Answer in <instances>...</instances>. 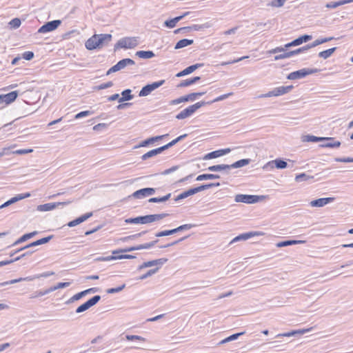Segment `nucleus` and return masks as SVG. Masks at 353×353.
Segmentation results:
<instances>
[{
	"instance_id": "nucleus-1",
	"label": "nucleus",
	"mask_w": 353,
	"mask_h": 353,
	"mask_svg": "<svg viewBox=\"0 0 353 353\" xmlns=\"http://www.w3.org/2000/svg\"><path fill=\"white\" fill-rule=\"evenodd\" d=\"M112 38V36L110 34H94L86 41L85 46L89 50L102 48L108 45Z\"/></svg>"
},
{
	"instance_id": "nucleus-2",
	"label": "nucleus",
	"mask_w": 353,
	"mask_h": 353,
	"mask_svg": "<svg viewBox=\"0 0 353 353\" xmlns=\"http://www.w3.org/2000/svg\"><path fill=\"white\" fill-rule=\"evenodd\" d=\"M168 216L166 213L148 214L145 216H141L134 218H129L125 220L126 223L134 224H147L154 221H159Z\"/></svg>"
},
{
	"instance_id": "nucleus-3",
	"label": "nucleus",
	"mask_w": 353,
	"mask_h": 353,
	"mask_svg": "<svg viewBox=\"0 0 353 353\" xmlns=\"http://www.w3.org/2000/svg\"><path fill=\"white\" fill-rule=\"evenodd\" d=\"M139 44V38L135 37H125L120 39L114 45V51L119 48L132 49Z\"/></svg>"
},
{
	"instance_id": "nucleus-4",
	"label": "nucleus",
	"mask_w": 353,
	"mask_h": 353,
	"mask_svg": "<svg viewBox=\"0 0 353 353\" xmlns=\"http://www.w3.org/2000/svg\"><path fill=\"white\" fill-rule=\"evenodd\" d=\"M207 103H210V102L201 101L191 105L177 114L176 118L179 120L188 118L193 114L199 108L207 105Z\"/></svg>"
},
{
	"instance_id": "nucleus-5",
	"label": "nucleus",
	"mask_w": 353,
	"mask_h": 353,
	"mask_svg": "<svg viewBox=\"0 0 353 353\" xmlns=\"http://www.w3.org/2000/svg\"><path fill=\"white\" fill-rule=\"evenodd\" d=\"M263 198V196L239 194L235 196L234 201L236 203L252 204L258 203L260 201H262Z\"/></svg>"
},
{
	"instance_id": "nucleus-6",
	"label": "nucleus",
	"mask_w": 353,
	"mask_h": 353,
	"mask_svg": "<svg viewBox=\"0 0 353 353\" xmlns=\"http://www.w3.org/2000/svg\"><path fill=\"white\" fill-rule=\"evenodd\" d=\"M317 72H319V70L316 68H302L290 73L287 78L290 80L299 79L305 77L307 75L316 73Z\"/></svg>"
},
{
	"instance_id": "nucleus-7",
	"label": "nucleus",
	"mask_w": 353,
	"mask_h": 353,
	"mask_svg": "<svg viewBox=\"0 0 353 353\" xmlns=\"http://www.w3.org/2000/svg\"><path fill=\"white\" fill-rule=\"evenodd\" d=\"M134 64H135L134 61L131 59H130V58L123 59L120 60L119 61H118L117 63V64H115L114 65L111 67L107 71L106 74L109 75L111 73L116 72L117 71H119V70L125 68L128 65H133Z\"/></svg>"
},
{
	"instance_id": "nucleus-8",
	"label": "nucleus",
	"mask_w": 353,
	"mask_h": 353,
	"mask_svg": "<svg viewBox=\"0 0 353 353\" xmlns=\"http://www.w3.org/2000/svg\"><path fill=\"white\" fill-rule=\"evenodd\" d=\"M196 226V225L195 224H191V223L184 224V225H180L178 228L172 229V230H168L159 232L156 233L155 236L157 237H162V236H169V235L174 234L176 232L183 231V230H190Z\"/></svg>"
},
{
	"instance_id": "nucleus-9",
	"label": "nucleus",
	"mask_w": 353,
	"mask_h": 353,
	"mask_svg": "<svg viewBox=\"0 0 353 353\" xmlns=\"http://www.w3.org/2000/svg\"><path fill=\"white\" fill-rule=\"evenodd\" d=\"M205 94V92H192L189 94L182 96L178 99L172 100L170 103V105H177L183 102L194 101L196 99V98L201 97Z\"/></svg>"
},
{
	"instance_id": "nucleus-10",
	"label": "nucleus",
	"mask_w": 353,
	"mask_h": 353,
	"mask_svg": "<svg viewBox=\"0 0 353 353\" xmlns=\"http://www.w3.org/2000/svg\"><path fill=\"white\" fill-rule=\"evenodd\" d=\"M72 202V200H68V201H64V202L48 203L38 205L37 208V210L39 212L50 211L60 205L63 206V205L70 204Z\"/></svg>"
},
{
	"instance_id": "nucleus-11",
	"label": "nucleus",
	"mask_w": 353,
	"mask_h": 353,
	"mask_svg": "<svg viewBox=\"0 0 353 353\" xmlns=\"http://www.w3.org/2000/svg\"><path fill=\"white\" fill-rule=\"evenodd\" d=\"M100 300H101V296H99V295L94 296L93 297H92L91 299L88 300L86 302H85L82 305H79L76 309V311H75L76 313H81V312L86 311L87 310H88L89 308L92 307L93 305H96Z\"/></svg>"
},
{
	"instance_id": "nucleus-12",
	"label": "nucleus",
	"mask_w": 353,
	"mask_h": 353,
	"mask_svg": "<svg viewBox=\"0 0 353 353\" xmlns=\"http://www.w3.org/2000/svg\"><path fill=\"white\" fill-rule=\"evenodd\" d=\"M61 23V20H53L51 21H48L39 28V29L38 30V32L45 34L52 32L56 30Z\"/></svg>"
},
{
	"instance_id": "nucleus-13",
	"label": "nucleus",
	"mask_w": 353,
	"mask_h": 353,
	"mask_svg": "<svg viewBox=\"0 0 353 353\" xmlns=\"http://www.w3.org/2000/svg\"><path fill=\"white\" fill-rule=\"evenodd\" d=\"M155 189L153 188H145L135 191L132 196L135 199H143L148 196L154 194Z\"/></svg>"
},
{
	"instance_id": "nucleus-14",
	"label": "nucleus",
	"mask_w": 353,
	"mask_h": 353,
	"mask_svg": "<svg viewBox=\"0 0 353 353\" xmlns=\"http://www.w3.org/2000/svg\"><path fill=\"white\" fill-rule=\"evenodd\" d=\"M230 150H231L230 148L215 150V151H213V152L206 154L203 157V159L204 160H208V159L218 158V157H222L223 155L228 154L230 152Z\"/></svg>"
},
{
	"instance_id": "nucleus-15",
	"label": "nucleus",
	"mask_w": 353,
	"mask_h": 353,
	"mask_svg": "<svg viewBox=\"0 0 353 353\" xmlns=\"http://www.w3.org/2000/svg\"><path fill=\"white\" fill-rule=\"evenodd\" d=\"M312 37L311 35H308V34L302 35V36L298 37L297 39L293 40L292 41L286 43L285 45V48H290L292 46H299V45L302 44L303 43L309 41L310 40L312 39Z\"/></svg>"
},
{
	"instance_id": "nucleus-16",
	"label": "nucleus",
	"mask_w": 353,
	"mask_h": 353,
	"mask_svg": "<svg viewBox=\"0 0 353 353\" xmlns=\"http://www.w3.org/2000/svg\"><path fill=\"white\" fill-rule=\"evenodd\" d=\"M168 134H163V135H159V136L150 137V138H148V139L141 141L139 144V145L135 146V148H141V147H147V146H148L150 145H152L155 142H157L158 141H160V140L163 139L164 137H168Z\"/></svg>"
},
{
	"instance_id": "nucleus-17",
	"label": "nucleus",
	"mask_w": 353,
	"mask_h": 353,
	"mask_svg": "<svg viewBox=\"0 0 353 353\" xmlns=\"http://www.w3.org/2000/svg\"><path fill=\"white\" fill-rule=\"evenodd\" d=\"M334 197H325V198H320V199H315V200H313L310 203V205L312 206V207H318V208H321V207H323L325 206V205L332 202L334 201Z\"/></svg>"
},
{
	"instance_id": "nucleus-18",
	"label": "nucleus",
	"mask_w": 353,
	"mask_h": 353,
	"mask_svg": "<svg viewBox=\"0 0 353 353\" xmlns=\"http://www.w3.org/2000/svg\"><path fill=\"white\" fill-rule=\"evenodd\" d=\"M203 65H204L203 63H196V64L190 65V66L187 67L186 68H185L183 70L177 73L176 76L177 77H183V76L190 74L192 72H193L194 70H196V69L203 67Z\"/></svg>"
},
{
	"instance_id": "nucleus-19",
	"label": "nucleus",
	"mask_w": 353,
	"mask_h": 353,
	"mask_svg": "<svg viewBox=\"0 0 353 353\" xmlns=\"http://www.w3.org/2000/svg\"><path fill=\"white\" fill-rule=\"evenodd\" d=\"M292 88H293L292 85L279 86V87L274 88L272 90V94L273 97L281 96V95H283V94H287L289 92H290Z\"/></svg>"
},
{
	"instance_id": "nucleus-20",
	"label": "nucleus",
	"mask_w": 353,
	"mask_h": 353,
	"mask_svg": "<svg viewBox=\"0 0 353 353\" xmlns=\"http://www.w3.org/2000/svg\"><path fill=\"white\" fill-rule=\"evenodd\" d=\"M92 216V212H88L85 214H83L82 216L75 219L73 221H70L68 223L67 225L68 227H74L84 221H85L87 219H88L90 217Z\"/></svg>"
},
{
	"instance_id": "nucleus-21",
	"label": "nucleus",
	"mask_w": 353,
	"mask_h": 353,
	"mask_svg": "<svg viewBox=\"0 0 353 353\" xmlns=\"http://www.w3.org/2000/svg\"><path fill=\"white\" fill-rule=\"evenodd\" d=\"M258 235H259V233L257 232H250L243 233V234L238 235L235 238H234L232 240V241L230 242V243H234L236 241H245V240H248L252 237H254V236H258Z\"/></svg>"
},
{
	"instance_id": "nucleus-22",
	"label": "nucleus",
	"mask_w": 353,
	"mask_h": 353,
	"mask_svg": "<svg viewBox=\"0 0 353 353\" xmlns=\"http://www.w3.org/2000/svg\"><path fill=\"white\" fill-rule=\"evenodd\" d=\"M327 139H331L332 141H321L323 142L320 145L321 148H339L341 146V142L339 141H336L333 137H326Z\"/></svg>"
},
{
	"instance_id": "nucleus-23",
	"label": "nucleus",
	"mask_w": 353,
	"mask_h": 353,
	"mask_svg": "<svg viewBox=\"0 0 353 353\" xmlns=\"http://www.w3.org/2000/svg\"><path fill=\"white\" fill-rule=\"evenodd\" d=\"M312 330V327H310L307 329H301V330H294L292 332L278 334L277 337H279V336H288L289 337V336H294L296 334H303L305 333L310 332Z\"/></svg>"
},
{
	"instance_id": "nucleus-24",
	"label": "nucleus",
	"mask_w": 353,
	"mask_h": 353,
	"mask_svg": "<svg viewBox=\"0 0 353 353\" xmlns=\"http://www.w3.org/2000/svg\"><path fill=\"white\" fill-rule=\"evenodd\" d=\"M305 243V241H302V240H287V241H281V242H279L276 244V246L277 248H282V247H285V246H289V245H296V244H301V243Z\"/></svg>"
},
{
	"instance_id": "nucleus-25",
	"label": "nucleus",
	"mask_w": 353,
	"mask_h": 353,
	"mask_svg": "<svg viewBox=\"0 0 353 353\" xmlns=\"http://www.w3.org/2000/svg\"><path fill=\"white\" fill-rule=\"evenodd\" d=\"M161 152H163L162 150H161V147H159V148L153 149V150H150L148 152L145 153L144 154H143L141 156V159L143 161H145L149 158L153 157L157 154H161Z\"/></svg>"
},
{
	"instance_id": "nucleus-26",
	"label": "nucleus",
	"mask_w": 353,
	"mask_h": 353,
	"mask_svg": "<svg viewBox=\"0 0 353 353\" xmlns=\"http://www.w3.org/2000/svg\"><path fill=\"white\" fill-rule=\"evenodd\" d=\"M273 164H274L275 167L278 169H284V168H287V166H288V163L286 161H285L284 160L281 159H276L274 161L269 162L265 165V167L267 168L268 166L273 165Z\"/></svg>"
},
{
	"instance_id": "nucleus-27",
	"label": "nucleus",
	"mask_w": 353,
	"mask_h": 353,
	"mask_svg": "<svg viewBox=\"0 0 353 353\" xmlns=\"http://www.w3.org/2000/svg\"><path fill=\"white\" fill-rule=\"evenodd\" d=\"M208 171L210 172H220V171H227L230 170L229 165L226 164H219L210 166L207 168Z\"/></svg>"
},
{
	"instance_id": "nucleus-28",
	"label": "nucleus",
	"mask_w": 353,
	"mask_h": 353,
	"mask_svg": "<svg viewBox=\"0 0 353 353\" xmlns=\"http://www.w3.org/2000/svg\"><path fill=\"white\" fill-rule=\"evenodd\" d=\"M18 96V92L17 91H12L8 94H3L4 97V104L8 105L10 103L13 102Z\"/></svg>"
},
{
	"instance_id": "nucleus-29",
	"label": "nucleus",
	"mask_w": 353,
	"mask_h": 353,
	"mask_svg": "<svg viewBox=\"0 0 353 353\" xmlns=\"http://www.w3.org/2000/svg\"><path fill=\"white\" fill-rule=\"evenodd\" d=\"M33 281V278H30V276L20 277L19 279H12V280L3 282V283H0V287L5 286L7 285H10V284H14V283H19L21 281Z\"/></svg>"
},
{
	"instance_id": "nucleus-30",
	"label": "nucleus",
	"mask_w": 353,
	"mask_h": 353,
	"mask_svg": "<svg viewBox=\"0 0 353 353\" xmlns=\"http://www.w3.org/2000/svg\"><path fill=\"white\" fill-rule=\"evenodd\" d=\"M201 79V77H194L193 78H191V79H185V80H183L182 81H181V83L178 85V87L179 88H183V87H188V86H190L194 83H195L196 82H197L198 81H199Z\"/></svg>"
},
{
	"instance_id": "nucleus-31",
	"label": "nucleus",
	"mask_w": 353,
	"mask_h": 353,
	"mask_svg": "<svg viewBox=\"0 0 353 353\" xmlns=\"http://www.w3.org/2000/svg\"><path fill=\"white\" fill-rule=\"evenodd\" d=\"M37 234V231H34L32 232L25 234L22 236H21L19 239H17L14 243H13L12 246H15V245H17L18 244H20V243L27 241L28 239L33 237Z\"/></svg>"
},
{
	"instance_id": "nucleus-32",
	"label": "nucleus",
	"mask_w": 353,
	"mask_h": 353,
	"mask_svg": "<svg viewBox=\"0 0 353 353\" xmlns=\"http://www.w3.org/2000/svg\"><path fill=\"white\" fill-rule=\"evenodd\" d=\"M250 159H243L239 160V161L234 162V163L229 165L230 170L233 169V168H239L245 166V165H248L250 163Z\"/></svg>"
},
{
	"instance_id": "nucleus-33",
	"label": "nucleus",
	"mask_w": 353,
	"mask_h": 353,
	"mask_svg": "<svg viewBox=\"0 0 353 353\" xmlns=\"http://www.w3.org/2000/svg\"><path fill=\"white\" fill-rule=\"evenodd\" d=\"M168 259L165 258H161L156 260L147 261L148 268L152 266H157V268L161 267L164 263L167 262Z\"/></svg>"
},
{
	"instance_id": "nucleus-34",
	"label": "nucleus",
	"mask_w": 353,
	"mask_h": 353,
	"mask_svg": "<svg viewBox=\"0 0 353 353\" xmlns=\"http://www.w3.org/2000/svg\"><path fill=\"white\" fill-rule=\"evenodd\" d=\"M136 56L139 57L141 59H151L155 56L154 53L151 50L144 51L140 50L136 52Z\"/></svg>"
},
{
	"instance_id": "nucleus-35",
	"label": "nucleus",
	"mask_w": 353,
	"mask_h": 353,
	"mask_svg": "<svg viewBox=\"0 0 353 353\" xmlns=\"http://www.w3.org/2000/svg\"><path fill=\"white\" fill-rule=\"evenodd\" d=\"M53 238V235H50L44 238H42L41 239H39L37 241H35L28 245H27V247H34L37 245H40L42 244H45L48 243Z\"/></svg>"
},
{
	"instance_id": "nucleus-36",
	"label": "nucleus",
	"mask_w": 353,
	"mask_h": 353,
	"mask_svg": "<svg viewBox=\"0 0 353 353\" xmlns=\"http://www.w3.org/2000/svg\"><path fill=\"white\" fill-rule=\"evenodd\" d=\"M332 139H331L319 137H316L314 135H306L303 138V141H307V142H319V141H332Z\"/></svg>"
},
{
	"instance_id": "nucleus-37",
	"label": "nucleus",
	"mask_w": 353,
	"mask_h": 353,
	"mask_svg": "<svg viewBox=\"0 0 353 353\" xmlns=\"http://www.w3.org/2000/svg\"><path fill=\"white\" fill-rule=\"evenodd\" d=\"M194 43L192 39H183L179 40L175 45V49H181L188 46L192 45Z\"/></svg>"
},
{
	"instance_id": "nucleus-38",
	"label": "nucleus",
	"mask_w": 353,
	"mask_h": 353,
	"mask_svg": "<svg viewBox=\"0 0 353 353\" xmlns=\"http://www.w3.org/2000/svg\"><path fill=\"white\" fill-rule=\"evenodd\" d=\"M132 90L130 89H126L121 92V97L119 99V102L122 103L125 101H130L132 99L133 95L131 94Z\"/></svg>"
},
{
	"instance_id": "nucleus-39",
	"label": "nucleus",
	"mask_w": 353,
	"mask_h": 353,
	"mask_svg": "<svg viewBox=\"0 0 353 353\" xmlns=\"http://www.w3.org/2000/svg\"><path fill=\"white\" fill-rule=\"evenodd\" d=\"M220 176L218 174H203L199 175L196 180L198 181H203V180H208V179H219Z\"/></svg>"
},
{
	"instance_id": "nucleus-40",
	"label": "nucleus",
	"mask_w": 353,
	"mask_h": 353,
	"mask_svg": "<svg viewBox=\"0 0 353 353\" xmlns=\"http://www.w3.org/2000/svg\"><path fill=\"white\" fill-rule=\"evenodd\" d=\"M244 332H239V333H236V334H233L230 336H229L228 337L223 339L222 341H221L219 343V345H222V344H224V343H228V342H230L232 341H234V340H236L240 336L244 334Z\"/></svg>"
},
{
	"instance_id": "nucleus-41",
	"label": "nucleus",
	"mask_w": 353,
	"mask_h": 353,
	"mask_svg": "<svg viewBox=\"0 0 353 353\" xmlns=\"http://www.w3.org/2000/svg\"><path fill=\"white\" fill-rule=\"evenodd\" d=\"M336 48H332L323 51H321L319 53V57L326 59L332 56V54L336 51Z\"/></svg>"
},
{
	"instance_id": "nucleus-42",
	"label": "nucleus",
	"mask_w": 353,
	"mask_h": 353,
	"mask_svg": "<svg viewBox=\"0 0 353 353\" xmlns=\"http://www.w3.org/2000/svg\"><path fill=\"white\" fill-rule=\"evenodd\" d=\"M181 20V17H176L164 22V26L169 28H173L176 26L177 22Z\"/></svg>"
},
{
	"instance_id": "nucleus-43",
	"label": "nucleus",
	"mask_w": 353,
	"mask_h": 353,
	"mask_svg": "<svg viewBox=\"0 0 353 353\" xmlns=\"http://www.w3.org/2000/svg\"><path fill=\"white\" fill-rule=\"evenodd\" d=\"M194 192H193V190L192 188H190L186 191H184L183 192H181V194H179L175 199H174V201H178L179 200H181V199H184L190 196H192V195H194Z\"/></svg>"
},
{
	"instance_id": "nucleus-44",
	"label": "nucleus",
	"mask_w": 353,
	"mask_h": 353,
	"mask_svg": "<svg viewBox=\"0 0 353 353\" xmlns=\"http://www.w3.org/2000/svg\"><path fill=\"white\" fill-rule=\"evenodd\" d=\"M334 39V37H325L323 39H318L314 41L312 43L309 44L310 48H314L320 44L326 43L327 41H332Z\"/></svg>"
},
{
	"instance_id": "nucleus-45",
	"label": "nucleus",
	"mask_w": 353,
	"mask_h": 353,
	"mask_svg": "<svg viewBox=\"0 0 353 353\" xmlns=\"http://www.w3.org/2000/svg\"><path fill=\"white\" fill-rule=\"evenodd\" d=\"M171 196V194L169 193L162 197H152L150 198L148 201L150 203H162L168 201Z\"/></svg>"
},
{
	"instance_id": "nucleus-46",
	"label": "nucleus",
	"mask_w": 353,
	"mask_h": 353,
	"mask_svg": "<svg viewBox=\"0 0 353 353\" xmlns=\"http://www.w3.org/2000/svg\"><path fill=\"white\" fill-rule=\"evenodd\" d=\"M152 91L154 90L152 89V87H150V84H147L141 88V90L139 92V96L146 97L149 95Z\"/></svg>"
},
{
	"instance_id": "nucleus-47",
	"label": "nucleus",
	"mask_w": 353,
	"mask_h": 353,
	"mask_svg": "<svg viewBox=\"0 0 353 353\" xmlns=\"http://www.w3.org/2000/svg\"><path fill=\"white\" fill-rule=\"evenodd\" d=\"M84 296H85V293L83 292V291H81L79 293H77L76 294L73 295L72 297H70L66 302V304H70L76 301H78L83 298Z\"/></svg>"
},
{
	"instance_id": "nucleus-48",
	"label": "nucleus",
	"mask_w": 353,
	"mask_h": 353,
	"mask_svg": "<svg viewBox=\"0 0 353 353\" xmlns=\"http://www.w3.org/2000/svg\"><path fill=\"white\" fill-rule=\"evenodd\" d=\"M345 4V0H340L339 1H331L326 4L325 7L327 8H336L340 6H343Z\"/></svg>"
},
{
	"instance_id": "nucleus-49",
	"label": "nucleus",
	"mask_w": 353,
	"mask_h": 353,
	"mask_svg": "<svg viewBox=\"0 0 353 353\" xmlns=\"http://www.w3.org/2000/svg\"><path fill=\"white\" fill-rule=\"evenodd\" d=\"M158 270H159V268H155L154 269H151V270H148L145 274L140 276L138 279L139 280H144V279L152 276L155 273H157L158 272Z\"/></svg>"
},
{
	"instance_id": "nucleus-50",
	"label": "nucleus",
	"mask_w": 353,
	"mask_h": 353,
	"mask_svg": "<svg viewBox=\"0 0 353 353\" xmlns=\"http://www.w3.org/2000/svg\"><path fill=\"white\" fill-rule=\"evenodd\" d=\"M30 196V194L29 192L25 193V194H19L16 195L14 197H12L10 199L12 201L13 203H16L17 201H19L21 199L28 198Z\"/></svg>"
},
{
	"instance_id": "nucleus-51",
	"label": "nucleus",
	"mask_w": 353,
	"mask_h": 353,
	"mask_svg": "<svg viewBox=\"0 0 353 353\" xmlns=\"http://www.w3.org/2000/svg\"><path fill=\"white\" fill-rule=\"evenodd\" d=\"M284 4L285 1L283 0H272L268 3V6H271L272 8H281Z\"/></svg>"
},
{
	"instance_id": "nucleus-52",
	"label": "nucleus",
	"mask_w": 353,
	"mask_h": 353,
	"mask_svg": "<svg viewBox=\"0 0 353 353\" xmlns=\"http://www.w3.org/2000/svg\"><path fill=\"white\" fill-rule=\"evenodd\" d=\"M312 178H313V176H310L305 173H301V174H297L295 176V181L296 182H302V181H307V180H308L310 179H312Z\"/></svg>"
},
{
	"instance_id": "nucleus-53",
	"label": "nucleus",
	"mask_w": 353,
	"mask_h": 353,
	"mask_svg": "<svg viewBox=\"0 0 353 353\" xmlns=\"http://www.w3.org/2000/svg\"><path fill=\"white\" fill-rule=\"evenodd\" d=\"M310 48L309 44L305 46H303L301 48H299L296 50H292V51H290V54H291V56H294V55H296V54H300L301 52H305L307 51V50H309Z\"/></svg>"
},
{
	"instance_id": "nucleus-54",
	"label": "nucleus",
	"mask_w": 353,
	"mask_h": 353,
	"mask_svg": "<svg viewBox=\"0 0 353 353\" xmlns=\"http://www.w3.org/2000/svg\"><path fill=\"white\" fill-rule=\"evenodd\" d=\"M159 241L158 239L154 240L150 243H146L144 244H141L138 245L139 250L142 249H150L152 248L157 242Z\"/></svg>"
},
{
	"instance_id": "nucleus-55",
	"label": "nucleus",
	"mask_w": 353,
	"mask_h": 353,
	"mask_svg": "<svg viewBox=\"0 0 353 353\" xmlns=\"http://www.w3.org/2000/svg\"><path fill=\"white\" fill-rule=\"evenodd\" d=\"M54 272H43V273L39 274H36V275H34V276H29L30 278H33V280H34V279H39L41 277L47 278V277L50 276L54 275Z\"/></svg>"
},
{
	"instance_id": "nucleus-56",
	"label": "nucleus",
	"mask_w": 353,
	"mask_h": 353,
	"mask_svg": "<svg viewBox=\"0 0 353 353\" xmlns=\"http://www.w3.org/2000/svg\"><path fill=\"white\" fill-rule=\"evenodd\" d=\"M232 95V92H230V93H228V94H222L218 97H216V99H213L212 101H209L210 103H207V105H210V104H212L214 102H218V101H222V100H224L225 99H227L228 97Z\"/></svg>"
},
{
	"instance_id": "nucleus-57",
	"label": "nucleus",
	"mask_w": 353,
	"mask_h": 353,
	"mask_svg": "<svg viewBox=\"0 0 353 353\" xmlns=\"http://www.w3.org/2000/svg\"><path fill=\"white\" fill-rule=\"evenodd\" d=\"M21 23V20L19 18L12 19L9 22V25L10 26V27L14 29L18 28L20 26Z\"/></svg>"
},
{
	"instance_id": "nucleus-58",
	"label": "nucleus",
	"mask_w": 353,
	"mask_h": 353,
	"mask_svg": "<svg viewBox=\"0 0 353 353\" xmlns=\"http://www.w3.org/2000/svg\"><path fill=\"white\" fill-rule=\"evenodd\" d=\"M292 56H291V54H290V51H289V52H283V53H282V54L276 55L274 57V60L275 61H278V60H281V59H284L290 58Z\"/></svg>"
},
{
	"instance_id": "nucleus-59",
	"label": "nucleus",
	"mask_w": 353,
	"mask_h": 353,
	"mask_svg": "<svg viewBox=\"0 0 353 353\" xmlns=\"http://www.w3.org/2000/svg\"><path fill=\"white\" fill-rule=\"evenodd\" d=\"M125 285L123 284L121 286H119L117 288H109V289L107 290V293H108V294H114V293L119 292L121 290H123L125 288Z\"/></svg>"
},
{
	"instance_id": "nucleus-60",
	"label": "nucleus",
	"mask_w": 353,
	"mask_h": 353,
	"mask_svg": "<svg viewBox=\"0 0 353 353\" xmlns=\"http://www.w3.org/2000/svg\"><path fill=\"white\" fill-rule=\"evenodd\" d=\"M92 114V112L89 111V110H85V111H81L79 113H77L75 116H74V118L76 119H81V118H83V117H88V116H90Z\"/></svg>"
},
{
	"instance_id": "nucleus-61",
	"label": "nucleus",
	"mask_w": 353,
	"mask_h": 353,
	"mask_svg": "<svg viewBox=\"0 0 353 353\" xmlns=\"http://www.w3.org/2000/svg\"><path fill=\"white\" fill-rule=\"evenodd\" d=\"M126 339L128 341H134V340H138L141 341H145V339L138 335H126L125 336Z\"/></svg>"
},
{
	"instance_id": "nucleus-62",
	"label": "nucleus",
	"mask_w": 353,
	"mask_h": 353,
	"mask_svg": "<svg viewBox=\"0 0 353 353\" xmlns=\"http://www.w3.org/2000/svg\"><path fill=\"white\" fill-rule=\"evenodd\" d=\"M112 85H113V83L112 81H108L106 83H101V84L99 85L98 86H97L96 88L97 90H100L109 88L112 87Z\"/></svg>"
},
{
	"instance_id": "nucleus-63",
	"label": "nucleus",
	"mask_w": 353,
	"mask_h": 353,
	"mask_svg": "<svg viewBox=\"0 0 353 353\" xmlns=\"http://www.w3.org/2000/svg\"><path fill=\"white\" fill-rule=\"evenodd\" d=\"M334 161L341 163H353L352 158L351 157H336L334 159Z\"/></svg>"
},
{
	"instance_id": "nucleus-64",
	"label": "nucleus",
	"mask_w": 353,
	"mask_h": 353,
	"mask_svg": "<svg viewBox=\"0 0 353 353\" xmlns=\"http://www.w3.org/2000/svg\"><path fill=\"white\" fill-rule=\"evenodd\" d=\"M33 57L34 53L31 51H26L22 54V58L27 61L31 60Z\"/></svg>"
}]
</instances>
